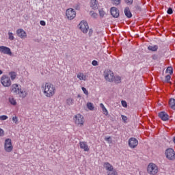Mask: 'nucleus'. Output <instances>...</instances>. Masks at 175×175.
<instances>
[{
  "mask_svg": "<svg viewBox=\"0 0 175 175\" xmlns=\"http://www.w3.org/2000/svg\"><path fill=\"white\" fill-rule=\"evenodd\" d=\"M9 76L11 80H16V78L17 77V73L16 72H10Z\"/></svg>",
  "mask_w": 175,
  "mask_h": 175,
  "instance_id": "25",
  "label": "nucleus"
},
{
  "mask_svg": "<svg viewBox=\"0 0 175 175\" xmlns=\"http://www.w3.org/2000/svg\"><path fill=\"white\" fill-rule=\"evenodd\" d=\"M165 156L170 161H174L175 159V152L173 148H168L165 150Z\"/></svg>",
  "mask_w": 175,
  "mask_h": 175,
  "instance_id": "8",
  "label": "nucleus"
},
{
  "mask_svg": "<svg viewBox=\"0 0 175 175\" xmlns=\"http://www.w3.org/2000/svg\"><path fill=\"white\" fill-rule=\"evenodd\" d=\"M87 107L91 111H93V110L95 109V107L94 106V104H92V103H87Z\"/></svg>",
  "mask_w": 175,
  "mask_h": 175,
  "instance_id": "28",
  "label": "nucleus"
},
{
  "mask_svg": "<svg viewBox=\"0 0 175 175\" xmlns=\"http://www.w3.org/2000/svg\"><path fill=\"white\" fill-rule=\"evenodd\" d=\"M16 35L21 39H27V31H25L23 29H18L16 30Z\"/></svg>",
  "mask_w": 175,
  "mask_h": 175,
  "instance_id": "15",
  "label": "nucleus"
},
{
  "mask_svg": "<svg viewBox=\"0 0 175 175\" xmlns=\"http://www.w3.org/2000/svg\"><path fill=\"white\" fill-rule=\"evenodd\" d=\"M122 106L123 107H128V104L126 103V101L125 100H122Z\"/></svg>",
  "mask_w": 175,
  "mask_h": 175,
  "instance_id": "43",
  "label": "nucleus"
},
{
  "mask_svg": "<svg viewBox=\"0 0 175 175\" xmlns=\"http://www.w3.org/2000/svg\"><path fill=\"white\" fill-rule=\"evenodd\" d=\"M73 120L77 126H83L84 125V116L83 115L78 113L74 116Z\"/></svg>",
  "mask_w": 175,
  "mask_h": 175,
  "instance_id": "5",
  "label": "nucleus"
},
{
  "mask_svg": "<svg viewBox=\"0 0 175 175\" xmlns=\"http://www.w3.org/2000/svg\"><path fill=\"white\" fill-rule=\"evenodd\" d=\"M5 136V131L0 128V137H3Z\"/></svg>",
  "mask_w": 175,
  "mask_h": 175,
  "instance_id": "41",
  "label": "nucleus"
},
{
  "mask_svg": "<svg viewBox=\"0 0 175 175\" xmlns=\"http://www.w3.org/2000/svg\"><path fill=\"white\" fill-rule=\"evenodd\" d=\"M4 150L5 152H12L13 151V143L12 139L7 138L4 141Z\"/></svg>",
  "mask_w": 175,
  "mask_h": 175,
  "instance_id": "4",
  "label": "nucleus"
},
{
  "mask_svg": "<svg viewBox=\"0 0 175 175\" xmlns=\"http://www.w3.org/2000/svg\"><path fill=\"white\" fill-rule=\"evenodd\" d=\"M98 13L100 14V16L101 17H105V15L106 14V12H105V10H103V9L99 10Z\"/></svg>",
  "mask_w": 175,
  "mask_h": 175,
  "instance_id": "33",
  "label": "nucleus"
},
{
  "mask_svg": "<svg viewBox=\"0 0 175 175\" xmlns=\"http://www.w3.org/2000/svg\"><path fill=\"white\" fill-rule=\"evenodd\" d=\"M41 90L46 98H53V96L55 95V92H57L55 86L50 83H45L44 84H42Z\"/></svg>",
  "mask_w": 175,
  "mask_h": 175,
  "instance_id": "1",
  "label": "nucleus"
},
{
  "mask_svg": "<svg viewBox=\"0 0 175 175\" xmlns=\"http://www.w3.org/2000/svg\"><path fill=\"white\" fill-rule=\"evenodd\" d=\"M173 142H174V143L175 144V137H174V139H173Z\"/></svg>",
  "mask_w": 175,
  "mask_h": 175,
  "instance_id": "50",
  "label": "nucleus"
},
{
  "mask_svg": "<svg viewBox=\"0 0 175 175\" xmlns=\"http://www.w3.org/2000/svg\"><path fill=\"white\" fill-rule=\"evenodd\" d=\"M0 53H1V54L10 55V57H12V50L10 49V48L5 46H0Z\"/></svg>",
  "mask_w": 175,
  "mask_h": 175,
  "instance_id": "11",
  "label": "nucleus"
},
{
  "mask_svg": "<svg viewBox=\"0 0 175 175\" xmlns=\"http://www.w3.org/2000/svg\"><path fill=\"white\" fill-rule=\"evenodd\" d=\"M3 73V72H2V70H0V75H2Z\"/></svg>",
  "mask_w": 175,
  "mask_h": 175,
  "instance_id": "49",
  "label": "nucleus"
},
{
  "mask_svg": "<svg viewBox=\"0 0 175 175\" xmlns=\"http://www.w3.org/2000/svg\"><path fill=\"white\" fill-rule=\"evenodd\" d=\"M0 81L3 87L9 88L12 85V79H10V77L6 75L1 76Z\"/></svg>",
  "mask_w": 175,
  "mask_h": 175,
  "instance_id": "3",
  "label": "nucleus"
},
{
  "mask_svg": "<svg viewBox=\"0 0 175 175\" xmlns=\"http://www.w3.org/2000/svg\"><path fill=\"white\" fill-rule=\"evenodd\" d=\"M105 140L109 143V144H111L113 141L111 140V137H105Z\"/></svg>",
  "mask_w": 175,
  "mask_h": 175,
  "instance_id": "36",
  "label": "nucleus"
},
{
  "mask_svg": "<svg viewBox=\"0 0 175 175\" xmlns=\"http://www.w3.org/2000/svg\"><path fill=\"white\" fill-rule=\"evenodd\" d=\"M169 105L170 106L171 109H172V110H175V99L174 98L170 99Z\"/></svg>",
  "mask_w": 175,
  "mask_h": 175,
  "instance_id": "24",
  "label": "nucleus"
},
{
  "mask_svg": "<svg viewBox=\"0 0 175 175\" xmlns=\"http://www.w3.org/2000/svg\"><path fill=\"white\" fill-rule=\"evenodd\" d=\"M90 15L93 18H96V17H98V14L96 12H94V11H90Z\"/></svg>",
  "mask_w": 175,
  "mask_h": 175,
  "instance_id": "32",
  "label": "nucleus"
},
{
  "mask_svg": "<svg viewBox=\"0 0 175 175\" xmlns=\"http://www.w3.org/2000/svg\"><path fill=\"white\" fill-rule=\"evenodd\" d=\"M129 146L130 148H136L137 144H139V141L135 137H131L129 139Z\"/></svg>",
  "mask_w": 175,
  "mask_h": 175,
  "instance_id": "12",
  "label": "nucleus"
},
{
  "mask_svg": "<svg viewBox=\"0 0 175 175\" xmlns=\"http://www.w3.org/2000/svg\"><path fill=\"white\" fill-rule=\"evenodd\" d=\"M8 39L9 40H14V36L13 35V33L11 31L8 32Z\"/></svg>",
  "mask_w": 175,
  "mask_h": 175,
  "instance_id": "31",
  "label": "nucleus"
},
{
  "mask_svg": "<svg viewBox=\"0 0 175 175\" xmlns=\"http://www.w3.org/2000/svg\"><path fill=\"white\" fill-rule=\"evenodd\" d=\"M40 25H42V27H44V25H46V22L44 21H40Z\"/></svg>",
  "mask_w": 175,
  "mask_h": 175,
  "instance_id": "47",
  "label": "nucleus"
},
{
  "mask_svg": "<svg viewBox=\"0 0 175 175\" xmlns=\"http://www.w3.org/2000/svg\"><path fill=\"white\" fill-rule=\"evenodd\" d=\"M170 79H172V77H170V75L165 76V82L170 83Z\"/></svg>",
  "mask_w": 175,
  "mask_h": 175,
  "instance_id": "40",
  "label": "nucleus"
},
{
  "mask_svg": "<svg viewBox=\"0 0 175 175\" xmlns=\"http://www.w3.org/2000/svg\"><path fill=\"white\" fill-rule=\"evenodd\" d=\"M166 73H169V75H173V68L168 67L166 70Z\"/></svg>",
  "mask_w": 175,
  "mask_h": 175,
  "instance_id": "35",
  "label": "nucleus"
},
{
  "mask_svg": "<svg viewBox=\"0 0 175 175\" xmlns=\"http://www.w3.org/2000/svg\"><path fill=\"white\" fill-rule=\"evenodd\" d=\"M93 33L94 31L92 30V29H90L88 32L89 36H92Z\"/></svg>",
  "mask_w": 175,
  "mask_h": 175,
  "instance_id": "46",
  "label": "nucleus"
},
{
  "mask_svg": "<svg viewBox=\"0 0 175 175\" xmlns=\"http://www.w3.org/2000/svg\"><path fill=\"white\" fill-rule=\"evenodd\" d=\"M90 8H92V9H93L94 10H96V9H98V1L91 0Z\"/></svg>",
  "mask_w": 175,
  "mask_h": 175,
  "instance_id": "20",
  "label": "nucleus"
},
{
  "mask_svg": "<svg viewBox=\"0 0 175 175\" xmlns=\"http://www.w3.org/2000/svg\"><path fill=\"white\" fill-rule=\"evenodd\" d=\"M124 14L128 18H131L132 17V12H131L129 8H126L124 9Z\"/></svg>",
  "mask_w": 175,
  "mask_h": 175,
  "instance_id": "21",
  "label": "nucleus"
},
{
  "mask_svg": "<svg viewBox=\"0 0 175 175\" xmlns=\"http://www.w3.org/2000/svg\"><path fill=\"white\" fill-rule=\"evenodd\" d=\"M167 14H173V9H172V8H169L167 10Z\"/></svg>",
  "mask_w": 175,
  "mask_h": 175,
  "instance_id": "42",
  "label": "nucleus"
},
{
  "mask_svg": "<svg viewBox=\"0 0 175 175\" xmlns=\"http://www.w3.org/2000/svg\"><path fill=\"white\" fill-rule=\"evenodd\" d=\"M148 50L150 51H157L158 50V45H150L148 46Z\"/></svg>",
  "mask_w": 175,
  "mask_h": 175,
  "instance_id": "26",
  "label": "nucleus"
},
{
  "mask_svg": "<svg viewBox=\"0 0 175 175\" xmlns=\"http://www.w3.org/2000/svg\"><path fill=\"white\" fill-rule=\"evenodd\" d=\"M77 79H79V80H81V81H85V80H87V75H84V73L83 72H79L77 75Z\"/></svg>",
  "mask_w": 175,
  "mask_h": 175,
  "instance_id": "19",
  "label": "nucleus"
},
{
  "mask_svg": "<svg viewBox=\"0 0 175 175\" xmlns=\"http://www.w3.org/2000/svg\"><path fill=\"white\" fill-rule=\"evenodd\" d=\"M9 118L6 115H2L0 116V120L1 121H5V120H8Z\"/></svg>",
  "mask_w": 175,
  "mask_h": 175,
  "instance_id": "37",
  "label": "nucleus"
},
{
  "mask_svg": "<svg viewBox=\"0 0 175 175\" xmlns=\"http://www.w3.org/2000/svg\"><path fill=\"white\" fill-rule=\"evenodd\" d=\"M107 175H118V172H117V170H114L113 168V170L107 172Z\"/></svg>",
  "mask_w": 175,
  "mask_h": 175,
  "instance_id": "29",
  "label": "nucleus"
},
{
  "mask_svg": "<svg viewBox=\"0 0 175 175\" xmlns=\"http://www.w3.org/2000/svg\"><path fill=\"white\" fill-rule=\"evenodd\" d=\"M21 99H25L26 96H28V90L21 88L18 94H16Z\"/></svg>",
  "mask_w": 175,
  "mask_h": 175,
  "instance_id": "13",
  "label": "nucleus"
},
{
  "mask_svg": "<svg viewBox=\"0 0 175 175\" xmlns=\"http://www.w3.org/2000/svg\"><path fill=\"white\" fill-rule=\"evenodd\" d=\"M100 107H101L104 116H109V111H107V109H106V107H105L103 103L100 104Z\"/></svg>",
  "mask_w": 175,
  "mask_h": 175,
  "instance_id": "22",
  "label": "nucleus"
},
{
  "mask_svg": "<svg viewBox=\"0 0 175 175\" xmlns=\"http://www.w3.org/2000/svg\"><path fill=\"white\" fill-rule=\"evenodd\" d=\"M147 172L148 174L150 175L157 174L158 172H159V170L158 169V165L154 163H149L147 167Z\"/></svg>",
  "mask_w": 175,
  "mask_h": 175,
  "instance_id": "2",
  "label": "nucleus"
},
{
  "mask_svg": "<svg viewBox=\"0 0 175 175\" xmlns=\"http://www.w3.org/2000/svg\"><path fill=\"white\" fill-rule=\"evenodd\" d=\"M12 121L14 122V124H18V118H17V116H13Z\"/></svg>",
  "mask_w": 175,
  "mask_h": 175,
  "instance_id": "39",
  "label": "nucleus"
},
{
  "mask_svg": "<svg viewBox=\"0 0 175 175\" xmlns=\"http://www.w3.org/2000/svg\"><path fill=\"white\" fill-rule=\"evenodd\" d=\"M127 5H132L133 3V0H124Z\"/></svg>",
  "mask_w": 175,
  "mask_h": 175,
  "instance_id": "44",
  "label": "nucleus"
},
{
  "mask_svg": "<svg viewBox=\"0 0 175 175\" xmlns=\"http://www.w3.org/2000/svg\"><path fill=\"white\" fill-rule=\"evenodd\" d=\"M20 90H21V86L18 83H14L10 87V91L14 95H18Z\"/></svg>",
  "mask_w": 175,
  "mask_h": 175,
  "instance_id": "9",
  "label": "nucleus"
},
{
  "mask_svg": "<svg viewBox=\"0 0 175 175\" xmlns=\"http://www.w3.org/2000/svg\"><path fill=\"white\" fill-rule=\"evenodd\" d=\"M78 27L83 33H87L88 29H90V26H88V23L85 21H81Z\"/></svg>",
  "mask_w": 175,
  "mask_h": 175,
  "instance_id": "7",
  "label": "nucleus"
},
{
  "mask_svg": "<svg viewBox=\"0 0 175 175\" xmlns=\"http://www.w3.org/2000/svg\"><path fill=\"white\" fill-rule=\"evenodd\" d=\"M92 65H93V66H98V62L96 60H93L92 62Z\"/></svg>",
  "mask_w": 175,
  "mask_h": 175,
  "instance_id": "45",
  "label": "nucleus"
},
{
  "mask_svg": "<svg viewBox=\"0 0 175 175\" xmlns=\"http://www.w3.org/2000/svg\"><path fill=\"white\" fill-rule=\"evenodd\" d=\"M66 16L68 20H73L76 17V11L72 8H69L66 12Z\"/></svg>",
  "mask_w": 175,
  "mask_h": 175,
  "instance_id": "10",
  "label": "nucleus"
},
{
  "mask_svg": "<svg viewBox=\"0 0 175 175\" xmlns=\"http://www.w3.org/2000/svg\"><path fill=\"white\" fill-rule=\"evenodd\" d=\"M113 81H114V83H116V84H119V83H121V77H120V76L113 77Z\"/></svg>",
  "mask_w": 175,
  "mask_h": 175,
  "instance_id": "27",
  "label": "nucleus"
},
{
  "mask_svg": "<svg viewBox=\"0 0 175 175\" xmlns=\"http://www.w3.org/2000/svg\"><path fill=\"white\" fill-rule=\"evenodd\" d=\"M159 117L162 121H167L169 120V115L165 111L159 113Z\"/></svg>",
  "mask_w": 175,
  "mask_h": 175,
  "instance_id": "16",
  "label": "nucleus"
},
{
  "mask_svg": "<svg viewBox=\"0 0 175 175\" xmlns=\"http://www.w3.org/2000/svg\"><path fill=\"white\" fill-rule=\"evenodd\" d=\"M104 77L109 83H113L114 81V73L110 70H107L104 72Z\"/></svg>",
  "mask_w": 175,
  "mask_h": 175,
  "instance_id": "6",
  "label": "nucleus"
},
{
  "mask_svg": "<svg viewBox=\"0 0 175 175\" xmlns=\"http://www.w3.org/2000/svg\"><path fill=\"white\" fill-rule=\"evenodd\" d=\"M110 13L113 18H118L120 17V10L116 7L111 8Z\"/></svg>",
  "mask_w": 175,
  "mask_h": 175,
  "instance_id": "14",
  "label": "nucleus"
},
{
  "mask_svg": "<svg viewBox=\"0 0 175 175\" xmlns=\"http://www.w3.org/2000/svg\"><path fill=\"white\" fill-rule=\"evenodd\" d=\"M74 100L72 98H69L66 100V103L68 106H72L73 105Z\"/></svg>",
  "mask_w": 175,
  "mask_h": 175,
  "instance_id": "30",
  "label": "nucleus"
},
{
  "mask_svg": "<svg viewBox=\"0 0 175 175\" xmlns=\"http://www.w3.org/2000/svg\"><path fill=\"white\" fill-rule=\"evenodd\" d=\"M113 5H115L116 6H118L120 3H121V0H111Z\"/></svg>",
  "mask_w": 175,
  "mask_h": 175,
  "instance_id": "34",
  "label": "nucleus"
},
{
  "mask_svg": "<svg viewBox=\"0 0 175 175\" xmlns=\"http://www.w3.org/2000/svg\"><path fill=\"white\" fill-rule=\"evenodd\" d=\"M8 101L12 106H16V105H17V100L14 97H10Z\"/></svg>",
  "mask_w": 175,
  "mask_h": 175,
  "instance_id": "23",
  "label": "nucleus"
},
{
  "mask_svg": "<svg viewBox=\"0 0 175 175\" xmlns=\"http://www.w3.org/2000/svg\"><path fill=\"white\" fill-rule=\"evenodd\" d=\"M79 146H80V148H81V150H83L84 151H86V152L90 151V148H88V145L85 142H80Z\"/></svg>",
  "mask_w": 175,
  "mask_h": 175,
  "instance_id": "17",
  "label": "nucleus"
},
{
  "mask_svg": "<svg viewBox=\"0 0 175 175\" xmlns=\"http://www.w3.org/2000/svg\"><path fill=\"white\" fill-rule=\"evenodd\" d=\"M122 119L123 120V121H126V120H128V118H126V116L122 115Z\"/></svg>",
  "mask_w": 175,
  "mask_h": 175,
  "instance_id": "48",
  "label": "nucleus"
},
{
  "mask_svg": "<svg viewBox=\"0 0 175 175\" xmlns=\"http://www.w3.org/2000/svg\"><path fill=\"white\" fill-rule=\"evenodd\" d=\"M103 167L105 168L107 172H110V171L114 170V167H113V165L111 164H110V163H109V162L103 163Z\"/></svg>",
  "mask_w": 175,
  "mask_h": 175,
  "instance_id": "18",
  "label": "nucleus"
},
{
  "mask_svg": "<svg viewBox=\"0 0 175 175\" xmlns=\"http://www.w3.org/2000/svg\"><path fill=\"white\" fill-rule=\"evenodd\" d=\"M81 90H82L83 94H84L85 95H86V96H88V95H89L88 90H87L86 88H84V87H82V88H81Z\"/></svg>",
  "mask_w": 175,
  "mask_h": 175,
  "instance_id": "38",
  "label": "nucleus"
}]
</instances>
